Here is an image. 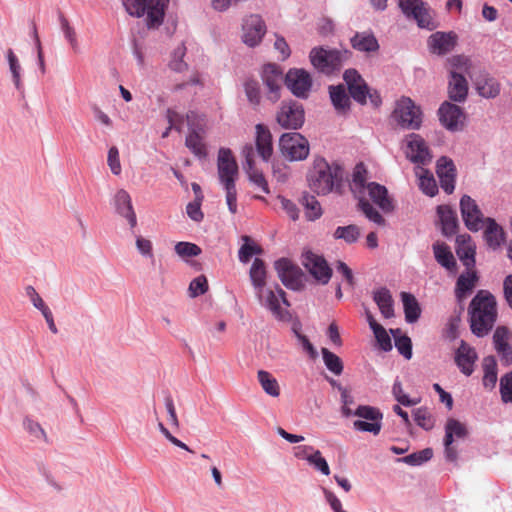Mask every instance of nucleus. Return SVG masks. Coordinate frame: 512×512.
Wrapping results in <instances>:
<instances>
[{
    "label": "nucleus",
    "instance_id": "obj_49",
    "mask_svg": "<svg viewBox=\"0 0 512 512\" xmlns=\"http://www.w3.org/2000/svg\"><path fill=\"white\" fill-rule=\"evenodd\" d=\"M360 228L356 225L339 226L335 229L333 237L335 239L344 240L348 244H352L360 237Z\"/></svg>",
    "mask_w": 512,
    "mask_h": 512
},
{
    "label": "nucleus",
    "instance_id": "obj_7",
    "mask_svg": "<svg viewBox=\"0 0 512 512\" xmlns=\"http://www.w3.org/2000/svg\"><path fill=\"white\" fill-rule=\"evenodd\" d=\"M393 118L402 128L417 130L422 123V111L409 97H401L396 102Z\"/></svg>",
    "mask_w": 512,
    "mask_h": 512
},
{
    "label": "nucleus",
    "instance_id": "obj_58",
    "mask_svg": "<svg viewBox=\"0 0 512 512\" xmlns=\"http://www.w3.org/2000/svg\"><path fill=\"white\" fill-rule=\"evenodd\" d=\"M175 252L180 257H195L201 254V249L196 244L190 242H178L175 245Z\"/></svg>",
    "mask_w": 512,
    "mask_h": 512
},
{
    "label": "nucleus",
    "instance_id": "obj_50",
    "mask_svg": "<svg viewBox=\"0 0 512 512\" xmlns=\"http://www.w3.org/2000/svg\"><path fill=\"white\" fill-rule=\"evenodd\" d=\"M242 240L244 241V243L240 247L238 252L240 262L248 263L253 255L262 253L261 247L253 243L249 236H242Z\"/></svg>",
    "mask_w": 512,
    "mask_h": 512
},
{
    "label": "nucleus",
    "instance_id": "obj_3",
    "mask_svg": "<svg viewBox=\"0 0 512 512\" xmlns=\"http://www.w3.org/2000/svg\"><path fill=\"white\" fill-rule=\"evenodd\" d=\"M342 178V167L338 164H329L324 158L314 160L307 177L309 187L318 195H327L333 191Z\"/></svg>",
    "mask_w": 512,
    "mask_h": 512
},
{
    "label": "nucleus",
    "instance_id": "obj_46",
    "mask_svg": "<svg viewBox=\"0 0 512 512\" xmlns=\"http://www.w3.org/2000/svg\"><path fill=\"white\" fill-rule=\"evenodd\" d=\"M186 147L197 157H206V146L201 135L192 129L185 140Z\"/></svg>",
    "mask_w": 512,
    "mask_h": 512
},
{
    "label": "nucleus",
    "instance_id": "obj_54",
    "mask_svg": "<svg viewBox=\"0 0 512 512\" xmlns=\"http://www.w3.org/2000/svg\"><path fill=\"white\" fill-rule=\"evenodd\" d=\"M391 333L393 334V336L395 338V346H396L397 350L399 351V353L401 355H403L406 359H408V360L411 359V357H412L411 339L406 335L398 336V334H400L399 329L391 330Z\"/></svg>",
    "mask_w": 512,
    "mask_h": 512
},
{
    "label": "nucleus",
    "instance_id": "obj_34",
    "mask_svg": "<svg viewBox=\"0 0 512 512\" xmlns=\"http://www.w3.org/2000/svg\"><path fill=\"white\" fill-rule=\"evenodd\" d=\"M477 281V275L474 271H467L465 274H461L456 282L455 295L458 301H462L466 298Z\"/></svg>",
    "mask_w": 512,
    "mask_h": 512
},
{
    "label": "nucleus",
    "instance_id": "obj_12",
    "mask_svg": "<svg viewBox=\"0 0 512 512\" xmlns=\"http://www.w3.org/2000/svg\"><path fill=\"white\" fill-rule=\"evenodd\" d=\"M460 211L465 226L472 232H478L484 227L486 218L476 201L469 195H463L460 199Z\"/></svg>",
    "mask_w": 512,
    "mask_h": 512
},
{
    "label": "nucleus",
    "instance_id": "obj_43",
    "mask_svg": "<svg viewBox=\"0 0 512 512\" xmlns=\"http://www.w3.org/2000/svg\"><path fill=\"white\" fill-rule=\"evenodd\" d=\"M330 98L333 106L339 113H345L349 108L350 99L342 85L329 88Z\"/></svg>",
    "mask_w": 512,
    "mask_h": 512
},
{
    "label": "nucleus",
    "instance_id": "obj_6",
    "mask_svg": "<svg viewBox=\"0 0 512 512\" xmlns=\"http://www.w3.org/2000/svg\"><path fill=\"white\" fill-rule=\"evenodd\" d=\"M261 306L269 310L280 321H288L290 314L287 307L290 305L282 288L276 285V289L264 288L255 293Z\"/></svg>",
    "mask_w": 512,
    "mask_h": 512
},
{
    "label": "nucleus",
    "instance_id": "obj_28",
    "mask_svg": "<svg viewBox=\"0 0 512 512\" xmlns=\"http://www.w3.org/2000/svg\"><path fill=\"white\" fill-rule=\"evenodd\" d=\"M437 215L439 217L443 235H454L458 227L456 212L448 205H440L437 207Z\"/></svg>",
    "mask_w": 512,
    "mask_h": 512
},
{
    "label": "nucleus",
    "instance_id": "obj_20",
    "mask_svg": "<svg viewBox=\"0 0 512 512\" xmlns=\"http://www.w3.org/2000/svg\"><path fill=\"white\" fill-rule=\"evenodd\" d=\"M262 80L268 88V99L278 101L283 82L282 70L275 64H267L263 67Z\"/></svg>",
    "mask_w": 512,
    "mask_h": 512
},
{
    "label": "nucleus",
    "instance_id": "obj_5",
    "mask_svg": "<svg viewBox=\"0 0 512 512\" xmlns=\"http://www.w3.org/2000/svg\"><path fill=\"white\" fill-rule=\"evenodd\" d=\"M349 54L348 50L315 47L311 50L309 58L315 69L329 75L341 68L343 62L348 59Z\"/></svg>",
    "mask_w": 512,
    "mask_h": 512
},
{
    "label": "nucleus",
    "instance_id": "obj_10",
    "mask_svg": "<svg viewBox=\"0 0 512 512\" xmlns=\"http://www.w3.org/2000/svg\"><path fill=\"white\" fill-rule=\"evenodd\" d=\"M276 120L283 129L297 130L301 128L305 121L303 106L296 101L282 102Z\"/></svg>",
    "mask_w": 512,
    "mask_h": 512
},
{
    "label": "nucleus",
    "instance_id": "obj_47",
    "mask_svg": "<svg viewBox=\"0 0 512 512\" xmlns=\"http://www.w3.org/2000/svg\"><path fill=\"white\" fill-rule=\"evenodd\" d=\"M450 65V76L452 75H466L470 73L471 62L470 59L463 55H455L448 59Z\"/></svg>",
    "mask_w": 512,
    "mask_h": 512
},
{
    "label": "nucleus",
    "instance_id": "obj_24",
    "mask_svg": "<svg viewBox=\"0 0 512 512\" xmlns=\"http://www.w3.org/2000/svg\"><path fill=\"white\" fill-rule=\"evenodd\" d=\"M114 206L117 213L128 221L131 228L136 227V214L132 206L131 197L126 190L120 189L116 192L114 196Z\"/></svg>",
    "mask_w": 512,
    "mask_h": 512
},
{
    "label": "nucleus",
    "instance_id": "obj_64",
    "mask_svg": "<svg viewBox=\"0 0 512 512\" xmlns=\"http://www.w3.org/2000/svg\"><path fill=\"white\" fill-rule=\"evenodd\" d=\"M25 294L29 298L32 305L41 313L49 308L33 286H26Z\"/></svg>",
    "mask_w": 512,
    "mask_h": 512
},
{
    "label": "nucleus",
    "instance_id": "obj_29",
    "mask_svg": "<svg viewBox=\"0 0 512 512\" xmlns=\"http://www.w3.org/2000/svg\"><path fill=\"white\" fill-rule=\"evenodd\" d=\"M351 46L360 52H376L379 49V43L372 32H356L350 39Z\"/></svg>",
    "mask_w": 512,
    "mask_h": 512
},
{
    "label": "nucleus",
    "instance_id": "obj_55",
    "mask_svg": "<svg viewBox=\"0 0 512 512\" xmlns=\"http://www.w3.org/2000/svg\"><path fill=\"white\" fill-rule=\"evenodd\" d=\"M359 207L361 211L365 214V216L372 222L378 225H384L385 219L382 215L364 198V196L359 197Z\"/></svg>",
    "mask_w": 512,
    "mask_h": 512
},
{
    "label": "nucleus",
    "instance_id": "obj_14",
    "mask_svg": "<svg viewBox=\"0 0 512 512\" xmlns=\"http://www.w3.org/2000/svg\"><path fill=\"white\" fill-rule=\"evenodd\" d=\"M406 157L413 163L426 165L431 162L432 154L425 140L412 133L406 138Z\"/></svg>",
    "mask_w": 512,
    "mask_h": 512
},
{
    "label": "nucleus",
    "instance_id": "obj_31",
    "mask_svg": "<svg viewBox=\"0 0 512 512\" xmlns=\"http://www.w3.org/2000/svg\"><path fill=\"white\" fill-rule=\"evenodd\" d=\"M449 98L455 102H464L468 95V82L464 75L450 76L448 83Z\"/></svg>",
    "mask_w": 512,
    "mask_h": 512
},
{
    "label": "nucleus",
    "instance_id": "obj_37",
    "mask_svg": "<svg viewBox=\"0 0 512 512\" xmlns=\"http://www.w3.org/2000/svg\"><path fill=\"white\" fill-rule=\"evenodd\" d=\"M401 300L403 303L405 320L408 323L416 322L420 317L421 309L415 296L408 292H402Z\"/></svg>",
    "mask_w": 512,
    "mask_h": 512
},
{
    "label": "nucleus",
    "instance_id": "obj_2",
    "mask_svg": "<svg viewBox=\"0 0 512 512\" xmlns=\"http://www.w3.org/2000/svg\"><path fill=\"white\" fill-rule=\"evenodd\" d=\"M217 173L220 184L226 193V203L232 214L237 212L236 180L239 176L238 164L232 151L220 148L217 157Z\"/></svg>",
    "mask_w": 512,
    "mask_h": 512
},
{
    "label": "nucleus",
    "instance_id": "obj_38",
    "mask_svg": "<svg viewBox=\"0 0 512 512\" xmlns=\"http://www.w3.org/2000/svg\"><path fill=\"white\" fill-rule=\"evenodd\" d=\"M251 283L254 287L255 293L262 290L266 286V267L264 261L256 258L249 272Z\"/></svg>",
    "mask_w": 512,
    "mask_h": 512
},
{
    "label": "nucleus",
    "instance_id": "obj_21",
    "mask_svg": "<svg viewBox=\"0 0 512 512\" xmlns=\"http://www.w3.org/2000/svg\"><path fill=\"white\" fill-rule=\"evenodd\" d=\"M436 173L439 177L441 188L447 194L453 193L456 180V167L454 162L446 156L440 157L437 160Z\"/></svg>",
    "mask_w": 512,
    "mask_h": 512
},
{
    "label": "nucleus",
    "instance_id": "obj_9",
    "mask_svg": "<svg viewBox=\"0 0 512 512\" xmlns=\"http://www.w3.org/2000/svg\"><path fill=\"white\" fill-rule=\"evenodd\" d=\"M282 155L290 161H301L309 155L308 140L297 132L284 133L279 140Z\"/></svg>",
    "mask_w": 512,
    "mask_h": 512
},
{
    "label": "nucleus",
    "instance_id": "obj_33",
    "mask_svg": "<svg viewBox=\"0 0 512 512\" xmlns=\"http://www.w3.org/2000/svg\"><path fill=\"white\" fill-rule=\"evenodd\" d=\"M6 59L14 87L18 92L23 93L24 84L22 81V66L20 64L19 58L11 48L7 49L6 51Z\"/></svg>",
    "mask_w": 512,
    "mask_h": 512
},
{
    "label": "nucleus",
    "instance_id": "obj_60",
    "mask_svg": "<svg viewBox=\"0 0 512 512\" xmlns=\"http://www.w3.org/2000/svg\"><path fill=\"white\" fill-rule=\"evenodd\" d=\"M244 89L248 101L253 105H258L261 99L258 82L255 80H247L244 84Z\"/></svg>",
    "mask_w": 512,
    "mask_h": 512
},
{
    "label": "nucleus",
    "instance_id": "obj_30",
    "mask_svg": "<svg viewBox=\"0 0 512 512\" xmlns=\"http://www.w3.org/2000/svg\"><path fill=\"white\" fill-rule=\"evenodd\" d=\"M366 191L368 192L371 200L383 211L388 212L393 209L392 201L388 197L386 187L375 182H370L367 184Z\"/></svg>",
    "mask_w": 512,
    "mask_h": 512
},
{
    "label": "nucleus",
    "instance_id": "obj_16",
    "mask_svg": "<svg viewBox=\"0 0 512 512\" xmlns=\"http://www.w3.org/2000/svg\"><path fill=\"white\" fill-rule=\"evenodd\" d=\"M468 435L465 424L460 421L449 418L445 424V457L448 461L454 462L457 459V450L452 446L454 438L464 439Z\"/></svg>",
    "mask_w": 512,
    "mask_h": 512
},
{
    "label": "nucleus",
    "instance_id": "obj_27",
    "mask_svg": "<svg viewBox=\"0 0 512 512\" xmlns=\"http://www.w3.org/2000/svg\"><path fill=\"white\" fill-rule=\"evenodd\" d=\"M255 128L257 153L267 162L273 154L272 135L269 129L262 124H257Z\"/></svg>",
    "mask_w": 512,
    "mask_h": 512
},
{
    "label": "nucleus",
    "instance_id": "obj_19",
    "mask_svg": "<svg viewBox=\"0 0 512 512\" xmlns=\"http://www.w3.org/2000/svg\"><path fill=\"white\" fill-rule=\"evenodd\" d=\"M441 124L450 131H458L463 128L465 114L459 106L445 101L438 110Z\"/></svg>",
    "mask_w": 512,
    "mask_h": 512
},
{
    "label": "nucleus",
    "instance_id": "obj_51",
    "mask_svg": "<svg viewBox=\"0 0 512 512\" xmlns=\"http://www.w3.org/2000/svg\"><path fill=\"white\" fill-rule=\"evenodd\" d=\"M302 204L305 207V215L308 220H316L322 215V209L318 200L309 194H304Z\"/></svg>",
    "mask_w": 512,
    "mask_h": 512
},
{
    "label": "nucleus",
    "instance_id": "obj_40",
    "mask_svg": "<svg viewBox=\"0 0 512 512\" xmlns=\"http://www.w3.org/2000/svg\"><path fill=\"white\" fill-rule=\"evenodd\" d=\"M374 301L379 307L381 314L385 318L394 316L393 300L390 291L386 288H380L374 292Z\"/></svg>",
    "mask_w": 512,
    "mask_h": 512
},
{
    "label": "nucleus",
    "instance_id": "obj_39",
    "mask_svg": "<svg viewBox=\"0 0 512 512\" xmlns=\"http://www.w3.org/2000/svg\"><path fill=\"white\" fill-rule=\"evenodd\" d=\"M349 93L351 97L360 104L366 103L367 96H369L371 103L374 106H378L381 102L380 97L377 93H370L369 88L364 80L360 81L357 85L352 86L349 89Z\"/></svg>",
    "mask_w": 512,
    "mask_h": 512
},
{
    "label": "nucleus",
    "instance_id": "obj_56",
    "mask_svg": "<svg viewBox=\"0 0 512 512\" xmlns=\"http://www.w3.org/2000/svg\"><path fill=\"white\" fill-rule=\"evenodd\" d=\"M414 420L417 423L418 426L422 427L425 430H430L434 426V421L427 410V408H417L413 412Z\"/></svg>",
    "mask_w": 512,
    "mask_h": 512
},
{
    "label": "nucleus",
    "instance_id": "obj_48",
    "mask_svg": "<svg viewBox=\"0 0 512 512\" xmlns=\"http://www.w3.org/2000/svg\"><path fill=\"white\" fill-rule=\"evenodd\" d=\"M321 353L326 368L335 375L342 374L344 365L341 358L327 348H322Z\"/></svg>",
    "mask_w": 512,
    "mask_h": 512
},
{
    "label": "nucleus",
    "instance_id": "obj_36",
    "mask_svg": "<svg viewBox=\"0 0 512 512\" xmlns=\"http://www.w3.org/2000/svg\"><path fill=\"white\" fill-rule=\"evenodd\" d=\"M433 253L436 261L447 270H453L456 267L455 258L447 244L443 242L434 243Z\"/></svg>",
    "mask_w": 512,
    "mask_h": 512
},
{
    "label": "nucleus",
    "instance_id": "obj_35",
    "mask_svg": "<svg viewBox=\"0 0 512 512\" xmlns=\"http://www.w3.org/2000/svg\"><path fill=\"white\" fill-rule=\"evenodd\" d=\"M367 184V170L362 163L357 164L354 168L352 181L350 183V189L355 197L359 198L364 196Z\"/></svg>",
    "mask_w": 512,
    "mask_h": 512
},
{
    "label": "nucleus",
    "instance_id": "obj_13",
    "mask_svg": "<svg viewBox=\"0 0 512 512\" xmlns=\"http://www.w3.org/2000/svg\"><path fill=\"white\" fill-rule=\"evenodd\" d=\"M266 31V24L260 15H249L243 20L242 41L249 47H256L261 43Z\"/></svg>",
    "mask_w": 512,
    "mask_h": 512
},
{
    "label": "nucleus",
    "instance_id": "obj_57",
    "mask_svg": "<svg viewBox=\"0 0 512 512\" xmlns=\"http://www.w3.org/2000/svg\"><path fill=\"white\" fill-rule=\"evenodd\" d=\"M186 53V48L183 44L179 45L172 53V59L170 61V68L176 72H182L186 70L187 64L183 61Z\"/></svg>",
    "mask_w": 512,
    "mask_h": 512
},
{
    "label": "nucleus",
    "instance_id": "obj_62",
    "mask_svg": "<svg viewBox=\"0 0 512 512\" xmlns=\"http://www.w3.org/2000/svg\"><path fill=\"white\" fill-rule=\"evenodd\" d=\"M500 393L503 402H512V372L507 373L501 378Z\"/></svg>",
    "mask_w": 512,
    "mask_h": 512
},
{
    "label": "nucleus",
    "instance_id": "obj_15",
    "mask_svg": "<svg viewBox=\"0 0 512 512\" xmlns=\"http://www.w3.org/2000/svg\"><path fill=\"white\" fill-rule=\"evenodd\" d=\"M278 277L288 289L299 290L302 287L303 273L301 269L289 259L281 258L275 262Z\"/></svg>",
    "mask_w": 512,
    "mask_h": 512
},
{
    "label": "nucleus",
    "instance_id": "obj_42",
    "mask_svg": "<svg viewBox=\"0 0 512 512\" xmlns=\"http://www.w3.org/2000/svg\"><path fill=\"white\" fill-rule=\"evenodd\" d=\"M416 175L419 178L420 190L430 197L435 196L438 192V187L433 175L422 167L417 168Z\"/></svg>",
    "mask_w": 512,
    "mask_h": 512
},
{
    "label": "nucleus",
    "instance_id": "obj_22",
    "mask_svg": "<svg viewBox=\"0 0 512 512\" xmlns=\"http://www.w3.org/2000/svg\"><path fill=\"white\" fill-rule=\"evenodd\" d=\"M477 359L478 355L475 349L462 340L455 352V363L460 371L464 375L470 376L474 372Z\"/></svg>",
    "mask_w": 512,
    "mask_h": 512
},
{
    "label": "nucleus",
    "instance_id": "obj_44",
    "mask_svg": "<svg viewBox=\"0 0 512 512\" xmlns=\"http://www.w3.org/2000/svg\"><path fill=\"white\" fill-rule=\"evenodd\" d=\"M477 91L480 96L486 99H493L500 94L501 85L497 79L487 77L477 83Z\"/></svg>",
    "mask_w": 512,
    "mask_h": 512
},
{
    "label": "nucleus",
    "instance_id": "obj_4",
    "mask_svg": "<svg viewBox=\"0 0 512 512\" xmlns=\"http://www.w3.org/2000/svg\"><path fill=\"white\" fill-rule=\"evenodd\" d=\"M122 3L129 15L146 14L148 28H157L163 23L168 0H122Z\"/></svg>",
    "mask_w": 512,
    "mask_h": 512
},
{
    "label": "nucleus",
    "instance_id": "obj_23",
    "mask_svg": "<svg viewBox=\"0 0 512 512\" xmlns=\"http://www.w3.org/2000/svg\"><path fill=\"white\" fill-rule=\"evenodd\" d=\"M457 43V36L453 32H436L428 38L430 51L437 55H445L452 51Z\"/></svg>",
    "mask_w": 512,
    "mask_h": 512
},
{
    "label": "nucleus",
    "instance_id": "obj_11",
    "mask_svg": "<svg viewBox=\"0 0 512 512\" xmlns=\"http://www.w3.org/2000/svg\"><path fill=\"white\" fill-rule=\"evenodd\" d=\"M399 7L407 18L414 19L420 28L433 30L435 24L427 5L422 0H399Z\"/></svg>",
    "mask_w": 512,
    "mask_h": 512
},
{
    "label": "nucleus",
    "instance_id": "obj_61",
    "mask_svg": "<svg viewBox=\"0 0 512 512\" xmlns=\"http://www.w3.org/2000/svg\"><path fill=\"white\" fill-rule=\"evenodd\" d=\"M310 465H312L316 470L320 471L322 474L328 476L330 474L329 465L319 450L314 451L309 457Z\"/></svg>",
    "mask_w": 512,
    "mask_h": 512
},
{
    "label": "nucleus",
    "instance_id": "obj_25",
    "mask_svg": "<svg viewBox=\"0 0 512 512\" xmlns=\"http://www.w3.org/2000/svg\"><path fill=\"white\" fill-rule=\"evenodd\" d=\"M456 254L468 269L475 265L476 247L469 234H460L456 238Z\"/></svg>",
    "mask_w": 512,
    "mask_h": 512
},
{
    "label": "nucleus",
    "instance_id": "obj_59",
    "mask_svg": "<svg viewBox=\"0 0 512 512\" xmlns=\"http://www.w3.org/2000/svg\"><path fill=\"white\" fill-rule=\"evenodd\" d=\"M208 290V282L204 275L193 279L189 285V294L192 298L203 295Z\"/></svg>",
    "mask_w": 512,
    "mask_h": 512
},
{
    "label": "nucleus",
    "instance_id": "obj_32",
    "mask_svg": "<svg viewBox=\"0 0 512 512\" xmlns=\"http://www.w3.org/2000/svg\"><path fill=\"white\" fill-rule=\"evenodd\" d=\"M484 239L487 245L493 249L499 247L504 242L503 229L492 218H486Z\"/></svg>",
    "mask_w": 512,
    "mask_h": 512
},
{
    "label": "nucleus",
    "instance_id": "obj_63",
    "mask_svg": "<svg viewBox=\"0 0 512 512\" xmlns=\"http://www.w3.org/2000/svg\"><path fill=\"white\" fill-rule=\"evenodd\" d=\"M135 244L138 252L143 257L154 261L153 244L149 239L144 238L142 236H137Z\"/></svg>",
    "mask_w": 512,
    "mask_h": 512
},
{
    "label": "nucleus",
    "instance_id": "obj_8",
    "mask_svg": "<svg viewBox=\"0 0 512 512\" xmlns=\"http://www.w3.org/2000/svg\"><path fill=\"white\" fill-rule=\"evenodd\" d=\"M354 416L359 419L353 422V428L359 432H368L377 436L382 429V412L370 405H359L354 410Z\"/></svg>",
    "mask_w": 512,
    "mask_h": 512
},
{
    "label": "nucleus",
    "instance_id": "obj_26",
    "mask_svg": "<svg viewBox=\"0 0 512 512\" xmlns=\"http://www.w3.org/2000/svg\"><path fill=\"white\" fill-rule=\"evenodd\" d=\"M242 154L245 158L247 173L250 180L255 183L265 193H269L268 183L262 173L254 169V148L251 144H247L242 149Z\"/></svg>",
    "mask_w": 512,
    "mask_h": 512
},
{
    "label": "nucleus",
    "instance_id": "obj_41",
    "mask_svg": "<svg viewBox=\"0 0 512 512\" xmlns=\"http://www.w3.org/2000/svg\"><path fill=\"white\" fill-rule=\"evenodd\" d=\"M257 379L263 391L271 396L278 397L280 395V386L277 379L268 371L259 370L257 372Z\"/></svg>",
    "mask_w": 512,
    "mask_h": 512
},
{
    "label": "nucleus",
    "instance_id": "obj_45",
    "mask_svg": "<svg viewBox=\"0 0 512 512\" xmlns=\"http://www.w3.org/2000/svg\"><path fill=\"white\" fill-rule=\"evenodd\" d=\"M483 385L486 388L492 389L495 387L497 382V363L492 356L485 357L483 359Z\"/></svg>",
    "mask_w": 512,
    "mask_h": 512
},
{
    "label": "nucleus",
    "instance_id": "obj_18",
    "mask_svg": "<svg viewBox=\"0 0 512 512\" xmlns=\"http://www.w3.org/2000/svg\"><path fill=\"white\" fill-rule=\"evenodd\" d=\"M285 83L295 96L307 98L312 87V78L306 70L294 68L287 72Z\"/></svg>",
    "mask_w": 512,
    "mask_h": 512
},
{
    "label": "nucleus",
    "instance_id": "obj_1",
    "mask_svg": "<svg viewBox=\"0 0 512 512\" xmlns=\"http://www.w3.org/2000/svg\"><path fill=\"white\" fill-rule=\"evenodd\" d=\"M471 331L478 337L487 335L497 318L495 297L486 290H480L472 299L469 309Z\"/></svg>",
    "mask_w": 512,
    "mask_h": 512
},
{
    "label": "nucleus",
    "instance_id": "obj_52",
    "mask_svg": "<svg viewBox=\"0 0 512 512\" xmlns=\"http://www.w3.org/2000/svg\"><path fill=\"white\" fill-rule=\"evenodd\" d=\"M23 427L26 432L30 435L33 441L36 442H47V435L41 425L33 419L26 417L23 421Z\"/></svg>",
    "mask_w": 512,
    "mask_h": 512
},
{
    "label": "nucleus",
    "instance_id": "obj_53",
    "mask_svg": "<svg viewBox=\"0 0 512 512\" xmlns=\"http://www.w3.org/2000/svg\"><path fill=\"white\" fill-rule=\"evenodd\" d=\"M433 456V451L431 448H425L421 451L412 453L405 457L397 459L398 462H403L410 466H420L425 462L429 461Z\"/></svg>",
    "mask_w": 512,
    "mask_h": 512
},
{
    "label": "nucleus",
    "instance_id": "obj_17",
    "mask_svg": "<svg viewBox=\"0 0 512 512\" xmlns=\"http://www.w3.org/2000/svg\"><path fill=\"white\" fill-rule=\"evenodd\" d=\"M302 264L317 281L322 284L329 282L332 270L322 256L307 251L302 255Z\"/></svg>",
    "mask_w": 512,
    "mask_h": 512
}]
</instances>
